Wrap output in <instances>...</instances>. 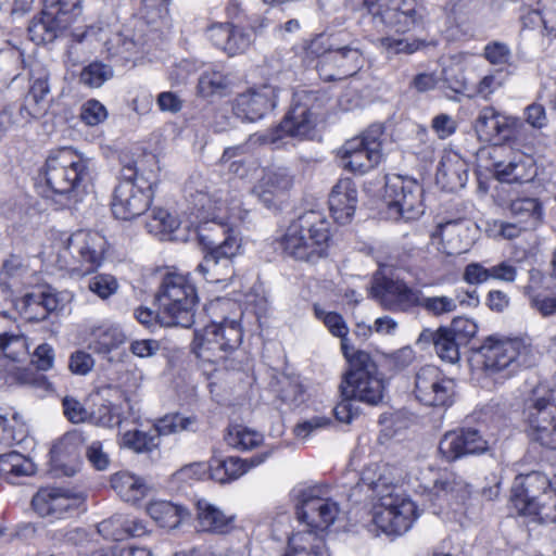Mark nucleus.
<instances>
[{
  "label": "nucleus",
  "mask_w": 556,
  "mask_h": 556,
  "mask_svg": "<svg viewBox=\"0 0 556 556\" xmlns=\"http://www.w3.org/2000/svg\"><path fill=\"white\" fill-rule=\"evenodd\" d=\"M192 204L199 212L212 215V225H216L227 233L223 241L216 240L211 235L200 232L201 243L207 250L203 261L198 264L195 271L199 273L210 283H224L229 281L233 276L232 258L237 255L240 243L232 233V228L225 222L226 217L215 214L222 212L223 208L228 213L227 218L244 220L248 215L247 211L241 208V201L235 195H230L228 189L197 190L195 193L190 192Z\"/></svg>",
  "instance_id": "f257e3e1"
},
{
  "label": "nucleus",
  "mask_w": 556,
  "mask_h": 556,
  "mask_svg": "<svg viewBox=\"0 0 556 556\" xmlns=\"http://www.w3.org/2000/svg\"><path fill=\"white\" fill-rule=\"evenodd\" d=\"M321 486H307L294 490L295 513L306 529L288 539V549L292 556L305 553L307 556H330L325 544L326 530L334 523L341 509L339 504L324 496Z\"/></svg>",
  "instance_id": "f03ea898"
},
{
  "label": "nucleus",
  "mask_w": 556,
  "mask_h": 556,
  "mask_svg": "<svg viewBox=\"0 0 556 556\" xmlns=\"http://www.w3.org/2000/svg\"><path fill=\"white\" fill-rule=\"evenodd\" d=\"M329 222L317 211H308L292 220L279 243L286 255L316 263L327 255L330 240Z\"/></svg>",
  "instance_id": "7ed1b4c3"
},
{
  "label": "nucleus",
  "mask_w": 556,
  "mask_h": 556,
  "mask_svg": "<svg viewBox=\"0 0 556 556\" xmlns=\"http://www.w3.org/2000/svg\"><path fill=\"white\" fill-rule=\"evenodd\" d=\"M159 323L164 327L190 328L194 324L198 291L191 276L168 273L156 293Z\"/></svg>",
  "instance_id": "20e7f679"
},
{
  "label": "nucleus",
  "mask_w": 556,
  "mask_h": 556,
  "mask_svg": "<svg viewBox=\"0 0 556 556\" xmlns=\"http://www.w3.org/2000/svg\"><path fill=\"white\" fill-rule=\"evenodd\" d=\"M343 356L349 364V369L340 384L341 395L369 405L380 403L383 397L384 381L370 354L361 350L354 351L353 346L343 344Z\"/></svg>",
  "instance_id": "39448f33"
},
{
  "label": "nucleus",
  "mask_w": 556,
  "mask_h": 556,
  "mask_svg": "<svg viewBox=\"0 0 556 556\" xmlns=\"http://www.w3.org/2000/svg\"><path fill=\"white\" fill-rule=\"evenodd\" d=\"M327 101L325 92L307 89L295 90L290 111L278 126L263 136V142L278 148L286 137L300 139L309 137Z\"/></svg>",
  "instance_id": "423d86ee"
},
{
  "label": "nucleus",
  "mask_w": 556,
  "mask_h": 556,
  "mask_svg": "<svg viewBox=\"0 0 556 556\" xmlns=\"http://www.w3.org/2000/svg\"><path fill=\"white\" fill-rule=\"evenodd\" d=\"M510 498L519 513L534 516L542 523L556 522V489L545 473L517 476Z\"/></svg>",
  "instance_id": "0eeeda50"
},
{
  "label": "nucleus",
  "mask_w": 556,
  "mask_h": 556,
  "mask_svg": "<svg viewBox=\"0 0 556 556\" xmlns=\"http://www.w3.org/2000/svg\"><path fill=\"white\" fill-rule=\"evenodd\" d=\"M42 175L52 193L76 202L78 190L89 176V161L71 148H63L48 156Z\"/></svg>",
  "instance_id": "6e6552de"
},
{
  "label": "nucleus",
  "mask_w": 556,
  "mask_h": 556,
  "mask_svg": "<svg viewBox=\"0 0 556 556\" xmlns=\"http://www.w3.org/2000/svg\"><path fill=\"white\" fill-rule=\"evenodd\" d=\"M154 181L139 173L137 163H125L114 189L112 212L118 219L130 220L142 215L153 199Z\"/></svg>",
  "instance_id": "1a4fd4ad"
},
{
  "label": "nucleus",
  "mask_w": 556,
  "mask_h": 556,
  "mask_svg": "<svg viewBox=\"0 0 556 556\" xmlns=\"http://www.w3.org/2000/svg\"><path fill=\"white\" fill-rule=\"evenodd\" d=\"M105 245V238L99 232L78 230L64 241L58 252L56 264L71 274L89 275L100 267Z\"/></svg>",
  "instance_id": "9d476101"
},
{
  "label": "nucleus",
  "mask_w": 556,
  "mask_h": 556,
  "mask_svg": "<svg viewBox=\"0 0 556 556\" xmlns=\"http://www.w3.org/2000/svg\"><path fill=\"white\" fill-rule=\"evenodd\" d=\"M529 352V346L520 339L491 336L478 349L475 363L485 376L502 374L508 378L518 367L528 364Z\"/></svg>",
  "instance_id": "9b49d317"
},
{
  "label": "nucleus",
  "mask_w": 556,
  "mask_h": 556,
  "mask_svg": "<svg viewBox=\"0 0 556 556\" xmlns=\"http://www.w3.org/2000/svg\"><path fill=\"white\" fill-rule=\"evenodd\" d=\"M242 342V331L236 320L224 319L194 332L192 351L204 363L225 361Z\"/></svg>",
  "instance_id": "f8f14e48"
},
{
  "label": "nucleus",
  "mask_w": 556,
  "mask_h": 556,
  "mask_svg": "<svg viewBox=\"0 0 556 556\" xmlns=\"http://www.w3.org/2000/svg\"><path fill=\"white\" fill-rule=\"evenodd\" d=\"M383 135V126L372 124L362 135L348 140L338 152L342 167L362 175L377 166L382 159Z\"/></svg>",
  "instance_id": "ddd939ff"
},
{
  "label": "nucleus",
  "mask_w": 556,
  "mask_h": 556,
  "mask_svg": "<svg viewBox=\"0 0 556 556\" xmlns=\"http://www.w3.org/2000/svg\"><path fill=\"white\" fill-rule=\"evenodd\" d=\"M364 8L375 18L395 29L408 33L422 25L427 18V9L417 0H361Z\"/></svg>",
  "instance_id": "4468645a"
},
{
  "label": "nucleus",
  "mask_w": 556,
  "mask_h": 556,
  "mask_svg": "<svg viewBox=\"0 0 556 556\" xmlns=\"http://www.w3.org/2000/svg\"><path fill=\"white\" fill-rule=\"evenodd\" d=\"M523 415L531 438L545 447L556 450V394L533 392L526 401Z\"/></svg>",
  "instance_id": "2eb2a0df"
},
{
  "label": "nucleus",
  "mask_w": 556,
  "mask_h": 556,
  "mask_svg": "<svg viewBox=\"0 0 556 556\" xmlns=\"http://www.w3.org/2000/svg\"><path fill=\"white\" fill-rule=\"evenodd\" d=\"M417 517L415 503L400 490L382 497L374 506L372 520L387 534L401 535L407 532Z\"/></svg>",
  "instance_id": "dca6fc26"
},
{
  "label": "nucleus",
  "mask_w": 556,
  "mask_h": 556,
  "mask_svg": "<svg viewBox=\"0 0 556 556\" xmlns=\"http://www.w3.org/2000/svg\"><path fill=\"white\" fill-rule=\"evenodd\" d=\"M384 188V200L391 216L412 220L422 214L421 190L416 181L392 176L387 178Z\"/></svg>",
  "instance_id": "f3484780"
},
{
  "label": "nucleus",
  "mask_w": 556,
  "mask_h": 556,
  "mask_svg": "<svg viewBox=\"0 0 556 556\" xmlns=\"http://www.w3.org/2000/svg\"><path fill=\"white\" fill-rule=\"evenodd\" d=\"M493 172L501 182L525 184L536 176V166L533 156L521 151H514L506 147L492 149Z\"/></svg>",
  "instance_id": "a211bd4d"
},
{
  "label": "nucleus",
  "mask_w": 556,
  "mask_h": 556,
  "mask_svg": "<svg viewBox=\"0 0 556 556\" xmlns=\"http://www.w3.org/2000/svg\"><path fill=\"white\" fill-rule=\"evenodd\" d=\"M454 381L435 366L427 365L416 374V399L428 406H448L453 403Z\"/></svg>",
  "instance_id": "6ab92c4d"
},
{
  "label": "nucleus",
  "mask_w": 556,
  "mask_h": 556,
  "mask_svg": "<svg viewBox=\"0 0 556 556\" xmlns=\"http://www.w3.org/2000/svg\"><path fill=\"white\" fill-rule=\"evenodd\" d=\"M81 494L63 488H42L33 497L31 506L41 517L61 519L73 516L84 505Z\"/></svg>",
  "instance_id": "aec40b11"
},
{
  "label": "nucleus",
  "mask_w": 556,
  "mask_h": 556,
  "mask_svg": "<svg viewBox=\"0 0 556 556\" xmlns=\"http://www.w3.org/2000/svg\"><path fill=\"white\" fill-rule=\"evenodd\" d=\"M123 392L117 388H104L88 396L90 404L89 424L113 429L124 420V410L119 400Z\"/></svg>",
  "instance_id": "412c9836"
},
{
  "label": "nucleus",
  "mask_w": 556,
  "mask_h": 556,
  "mask_svg": "<svg viewBox=\"0 0 556 556\" xmlns=\"http://www.w3.org/2000/svg\"><path fill=\"white\" fill-rule=\"evenodd\" d=\"M488 448V441L472 428L448 431L439 443V453L446 462H454L468 455L483 454Z\"/></svg>",
  "instance_id": "4be33fe9"
},
{
  "label": "nucleus",
  "mask_w": 556,
  "mask_h": 556,
  "mask_svg": "<svg viewBox=\"0 0 556 556\" xmlns=\"http://www.w3.org/2000/svg\"><path fill=\"white\" fill-rule=\"evenodd\" d=\"M374 295L381 306L391 312H408L418 305L420 291L407 286L402 280L382 278L377 280Z\"/></svg>",
  "instance_id": "5701e85b"
},
{
  "label": "nucleus",
  "mask_w": 556,
  "mask_h": 556,
  "mask_svg": "<svg viewBox=\"0 0 556 556\" xmlns=\"http://www.w3.org/2000/svg\"><path fill=\"white\" fill-rule=\"evenodd\" d=\"M277 103V89L263 84L249 88L236 99V114L249 122L263 118Z\"/></svg>",
  "instance_id": "b1692460"
},
{
  "label": "nucleus",
  "mask_w": 556,
  "mask_h": 556,
  "mask_svg": "<svg viewBox=\"0 0 556 556\" xmlns=\"http://www.w3.org/2000/svg\"><path fill=\"white\" fill-rule=\"evenodd\" d=\"M363 64V52L356 40H349L348 37H340V45L336 46L331 53L326 56V67H332L336 73L326 76L327 79L336 80L355 74Z\"/></svg>",
  "instance_id": "393cba45"
},
{
  "label": "nucleus",
  "mask_w": 556,
  "mask_h": 556,
  "mask_svg": "<svg viewBox=\"0 0 556 556\" xmlns=\"http://www.w3.org/2000/svg\"><path fill=\"white\" fill-rule=\"evenodd\" d=\"M293 185V176L287 167L267 168L252 193L268 208L276 206Z\"/></svg>",
  "instance_id": "a878e982"
},
{
  "label": "nucleus",
  "mask_w": 556,
  "mask_h": 556,
  "mask_svg": "<svg viewBox=\"0 0 556 556\" xmlns=\"http://www.w3.org/2000/svg\"><path fill=\"white\" fill-rule=\"evenodd\" d=\"M517 118L500 113L493 106L482 108L473 123L475 131L484 141L508 139L513 128L519 125Z\"/></svg>",
  "instance_id": "bb28decb"
},
{
  "label": "nucleus",
  "mask_w": 556,
  "mask_h": 556,
  "mask_svg": "<svg viewBox=\"0 0 556 556\" xmlns=\"http://www.w3.org/2000/svg\"><path fill=\"white\" fill-rule=\"evenodd\" d=\"M357 188L350 178L339 179L329 194V210L341 225L351 222L357 206Z\"/></svg>",
  "instance_id": "cd10ccee"
},
{
  "label": "nucleus",
  "mask_w": 556,
  "mask_h": 556,
  "mask_svg": "<svg viewBox=\"0 0 556 556\" xmlns=\"http://www.w3.org/2000/svg\"><path fill=\"white\" fill-rule=\"evenodd\" d=\"M469 226L465 220L452 219L439 224L432 232V240H440L442 252L447 255L465 253L471 245Z\"/></svg>",
  "instance_id": "c85d7f7f"
},
{
  "label": "nucleus",
  "mask_w": 556,
  "mask_h": 556,
  "mask_svg": "<svg viewBox=\"0 0 556 556\" xmlns=\"http://www.w3.org/2000/svg\"><path fill=\"white\" fill-rule=\"evenodd\" d=\"M278 408L291 412L306 401V389L298 376L276 375L270 382Z\"/></svg>",
  "instance_id": "c756f323"
},
{
  "label": "nucleus",
  "mask_w": 556,
  "mask_h": 556,
  "mask_svg": "<svg viewBox=\"0 0 556 556\" xmlns=\"http://www.w3.org/2000/svg\"><path fill=\"white\" fill-rule=\"evenodd\" d=\"M437 182L446 191H456L466 186L468 180V164L455 151H445L440 160Z\"/></svg>",
  "instance_id": "7c9ffc66"
},
{
  "label": "nucleus",
  "mask_w": 556,
  "mask_h": 556,
  "mask_svg": "<svg viewBox=\"0 0 556 556\" xmlns=\"http://www.w3.org/2000/svg\"><path fill=\"white\" fill-rule=\"evenodd\" d=\"M269 455L270 452H264L247 459L235 456H229L227 458L213 457L210 463L211 477L220 483L236 480L244 475L249 469L264 463Z\"/></svg>",
  "instance_id": "2f4dec72"
},
{
  "label": "nucleus",
  "mask_w": 556,
  "mask_h": 556,
  "mask_svg": "<svg viewBox=\"0 0 556 556\" xmlns=\"http://www.w3.org/2000/svg\"><path fill=\"white\" fill-rule=\"evenodd\" d=\"M50 85L45 73L31 77V83L24 102L20 108V115L26 122L42 117L50 106Z\"/></svg>",
  "instance_id": "473e14b6"
},
{
  "label": "nucleus",
  "mask_w": 556,
  "mask_h": 556,
  "mask_svg": "<svg viewBox=\"0 0 556 556\" xmlns=\"http://www.w3.org/2000/svg\"><path fill=\"white\" fill-rule=\"evenodd\" d=\"M34 270L29 260L21 254H10L0 269V287L5 292L22 290L31 283Z\"/></svg>",
  "instance_id": "72a5a7b5"
},
{
  "label": "nucleus",
  "mask_w": 556,
  "mask_h": 556,
  "mask_svg": "<svg viewBox=\"0 0 556 556\" xmlns=\"http://www.w3.org/2000/svg\"><path fill=\"white\" fill-rule=\"evenodd\" d=\"M417 344L422 349L433 345L438 356L447 363L454 364L459 359L460 341L447 327H440L437 330L424 329L417 339Z\"/></svg>",
  "instance_id": "f704fd0d"
},
{
  "label": "nucleus",
  "mask_w": 556,
  "mask_h": 556,
  "mask_svg": "<svg viewBox=\"0 0 556 556\" xmlns=\"http://www.w3.org/2000/svg\"><path fill=\"white\" fill-rule=\"evenodd\" d=\"M359 480L372 492L377 503H380L382 497L400 490L396 485L394 468L388 464L374 463L367 465L363 469Z\"/></svg>",
  "instance_id": "c9c22d12"
},
{
  "label": "nucleus",
  "mask_w": 556,
  "mask_h": 556,
  "mask_svg": "<svg viewBox=\"0 0 556 556\" xmlns=\"http://www.w3.org/2000/svg\"><path fill=\"white\" fill-rule=\"evenodd\" d=\"M235 515H226L222 509L200 500L197 503V520L201 531L226 534L235 528Z\"/></svg>",
  "instance_id": "e433bc0d"
},
{
  "label": "nucleus",
  "mask_w": 556,
  "mask_h": 556,
  "mask_svg": "<svg viewBox=\"0 0 556 556\" xmlns=\"http://www.w3.org/2000/svg\"><path fill=\"white\" fill-rule=\"evenodd\" d=\"M111 486L123 501L132 504L146 497L149 491L146 481L129 471H118L112 475Z\"/></svg>",
  "instance_id": "4c0bfd02"
},
{
  "label": "nucleus",
  "mask_w": 556,
  "mask_h": 556,
  "mask_svg": "<svg viewBox=\"0 0 556 556\" xmlns=\"http://www.w3.org/2000/svg\"><path fill=\"white\" fill-rule=\"evenodd\" d=\"M147 513L159 526L167 529H176L190 516L185 507L167 501L150 503Z\"/></svg>",
  "instance_id": "58836bf2"
},
{
  "label": "nucleus",
  "mask_w": 556,
  "mask_h": 556,
  "mask_svg": "<svg viewBox=\"0 0 556 556\" xmlns=\"http://www.w3.org/2000/svg\"><path fill=\"white\" fill-rule=\"evenodd\" d=\"M126 337L116 326L100 325L91 328L89 334V349L98 354H109L121 346Z\"/></svg>",
  "instance_id": "ea45409f"
},
{
  "label": "nucleus",
  "mask_w": 556,
  "mask_h": 556,
  "mask_svg": "<svg viewBox=\"0 0 556 556\" xmlns=\"http://www.w3.org/2000/svg\"><path fill=\"white\" fill-rule=\"evenodd\" d=\"M510 215L530 229H535L543 218V207L540 201L531 197H518L508 205Z\"/></svg>",
  "instance_id": "a19ab883"
},
{
  "label": "nucleus",
  "mask_w": 556,
  "mask_h": 556,
  "mask_svg": "<svg viewBox=\"0 0 556 556\" xmlns=\"http://www.w3.org/2000/svg\"><path fill=\"white\" fill-rule=\"evenodd\" d=\"M67 27L42 9L41 14L29 24L28 34L36 43H48L61 36Z\"/></svg>",
  "instance_id": "79ce46f5"
},
{
  "label": "nucleus",
  "mask_w": 556,
  "mask_h": 556,
  "mask_svg": "<svg viewBox=\"0 0 556 556\" xmlns=\"http://www.w3.org/2000/svg\"><path fill=\"white\" fill-rule=\"evenodd\" d=\"M35 464L24 455L12 451L0 454V476L11 483H16L21 477H28L35 473Z\"/></svg>",
  "instance_id": "37998d69"
},
{
  "label": "nucleus",
  "mask_w": 556,
  "mask_h": 556,
  "mask_svg": "<svg viewBox=\"0 0 556 556\" xmlns=\"http://www.w3.org/2000/svg\"><path fill=\"white\" fill-rule=\"evenodd\" d=\"M340 37H349V34L345 31L320 33L304 42L303 49L307 56L321 59L318 64L321 73L325 71L326 56L340 45Z\"/></svg>",
  "instance_id": "c03bdc74"
},
{
  "label": "nucleus",
  "mask_w": 556,
  "mask_h": 556,
  "mask_svg": "<svg viewBox=\"0 0 556 556\" xmlns=\"http://www.w3.org/2000/svg\"><path fill=\"white\" fill-rule=\"evenodd\" d=\"M60 300L56 294L42 292L39 295H27L24 309L25 318L29 321H42L50 313L59 309Z\"/></svg>",
  "instance_id": "a18cd8bd"
},
{
  "label": "nucleus",
  "mask_w": 556,
  "mask_h": 556,
  "mask_svg": "<svg viewBox=\"0 0 556 556\" xmlns=\"http://www.w3.org/2000/svg\"><path fill=\"white\" fill-rule=\"evenodd\" d=\"M143 46L141 39H136L130 34V30H124L114 34L106 40L105 47L110 56L119 58L122 61H129L137 54Z\"/></svg>",
  "instance_id": "49530a36"
},
{
  "label": "nucleus",
  "mask_w": 556,
  "mask_h": 556,
  "mask_svg": "<svg viewBox=\"0 0 556 556\" xmlns=\"http://www.w3.org/2000/svg\"><path fill=\"white\" fill-rule=\"evenodd\" d=\"M43 10L70 26L81 14V0H45Z\"/></svg>",
  "instance_id": "de8ad7c7"
},
{
  "label": "nucleus",
  "mask_w": 556,
  "mask_h": 556,
  "mask_svg": "<svg viewBox=\"0 0 556 556\" xmlns=\"http://www.w3.org/2000/svg\"><path fill=\"white\" fill-rule=\"evenodd\" d=\"M230 86L229 78L218 71H208L201 74L198 81V93L203 98L226 94Z\"/></svg>",
  "instance_id": "09e8293b"
},
{
  "label": "nucleus",
  "mask_w": 556,
  "mask_h": 556,
  "mask_svg": "<svg viewBox=\"0 0 556 556\" xmlns=\"http://www.w3.org/2000/svg\"><path fill=\"white\" fill-rule=\"evenodd\" d=\"M425 46L426 42L420 39L409 40L406 38L382 37L377 41V47L388 58H392L397 54H413Z\"/></svg>",
  "instance_id": "8fccbe9b"
},
{
  "label": "nucleus",
  "mask_w": 556,
  "mask_h": 556,
  "mask_svg": "<svg viewBox=\"0 0 556 556\" xmlns=\"http://www.w3.org/2000/svg\"><path fill=\"white\" fill-rule=\"evenodd\" d=\"M228 445L240 450H252L263 442V434L241 425L228 428L225 437Z\"/></svg>",
  "instance_id": "3c124183"
},
{
  "label": "nucleus",
  "mask_w": 556,
  "mask_h": 556,
  "mask_svg": "<svg viewBox=\"0 0 556 556\" xmlns=\"http://www.w3.org/2000/svg\"><path fill=\"white\" fill-rule=\"evenodd\" d=\"M155 432L156 431H153L152 428H150L148 431H126L122 437V445L136 453L151 452L160 444Z\"/></svg>",
  "instance_id": "603ef678"
},
{
  "label": "nucleus",
  "mask_w": 556,
  "mask_h": 556,
  "mask_svg": "<svg viewBox=\"0 0 556 556\" xmlns=\"http://www.w3.org/2000/svg\"><path fill=\"white\" fill-rule=\"evenodd\" d=\"M179 225V219L166 210L154 208L146 226L150 233L160 236L163 239L178 229Z\"/></svg>",
  "instance_id": "864d4df0"
},
{
  "label": "nucleus",
  "mask_w": 556,
  "mask_h": 556,
  "mask_svg": "<svg viewBox=\"0 0 556 556\" xmlns=\"http://www.w3.org/2000/svg\"><path fill=\"white\" fill-rule=\"evenodd\" d=\"M27 338L20 332L7 331L0 340V355L20 362L28 355Z\"/></svg>",
  "instance_id": "5fc2aeb1"
},
{
  "label": "nucleus",
  "mask_w": 556,
  "mask_h": 556,
  "mask_svg": "<svg viewBox=\"0 0 556 556\" xmlns=\"http://www.w3.org/2000/svg\"><path fill=\"white\" fill-rule=\"evenodd\" d=\"M433 489L437 493H452L457 497H466L471 493V485L467 483L460 476L455 473H444L435 480Z\"/></svg>",
  "instance_id": "6e6d98bb"
},
{
  "label": "nucleus",
  "mask_w": 556,
  "mask_h": 556,
  "mask_svg": "<svg viewBox=\"0 0 556 556\" xmlns=\"http://www.w3.org/2000/svg\"><path fill=\"white\" fill-rule=\"evenodd\" d=\"M193 424V418L184 417L180 414H173L166 415L165 417L159 419L157 422L151 428L153 431H156V438L160 441L161 435H168L188 430Z\"/></svg>",
  "instance_id": "4d7b16f0"
},
{
  "label": "nucleus",
  "mask_w": 556,
  "mask_h": 556,
  "mask_svg": "<svg viewBox=\"0 0 556 556\" xmlns=\"http://www.w3.org/2000/svg\"><path fill=\"white\" fill-rule=\"evenodd\" d=\"M113 76L110 65L92 62L80 73V83L90 88H99Z\"/></svg>",
  "instance_id": "13d9d810"
},
{
  "label": "nucleus",
  "mask_w": 556,
  "mask_h": 556,
  "mask_svg": "<svg viewBox=\"0 0 556 556\" xmlns=\"http://www.w3.org/2000/svg\"><path fill=\"white\" fill-rule=\"evenodd\" d=\"M315 315L318 319H321L328 330L332 336L341 339V350L343 351V344H349V340L346 338L349 333V328L343 319V317L334 312H326L317 306H315Z\"/></svg>",
  "instance_id": "bf43d9fd"
},
{
  "label": "nucleus",
  "mask_w": 556,
  "mask_h": 556,
  "mask_svg": "<svg viewBox=\"0 0 556 556\" xmlns=\"http://www.w3.org/2000/svg\"><path fill=\"white\" fill-rule=\"evenodd\" d=\"M434 316L453 313L457 308V301L446 295L424 296L420 292L418 305Z\"/></svg>",
  "instance_id": "052dcab7"
},
{
  "label": "nucleus",
  "mask_w": 556,
  "mask_h": 556,
  "mask_svg": "<svg viewBox=\"0 0 556 556\" xmlns=\"http://www.w3.org/2000/svg\"><path fill=\"white\" fill-rule=\"evenodd\" d=\"M244 152V146L226 148L220 157V164L233 175L243 177L247 174V165L242 157Z\"/></svg>",
  "instance_id": "680f3d73"
},
{
  "label": "nucleus",
  "mask_w": 556,
  "mask_h": 556,
  "mask_svg": "<svg viewBox=\"0 0 556 556\" xmlns=\"http://www.w3.org/2000/svg\"><path fill=\"white\" fill-rule=\"evenodd\" d=\"M63 413L68 421L72 424H89L90 404L88 399L81 403L73 396H65L62 400Z\"/></svg>",
  "instance_id": "e2e57ef3"
},
{
  "label": "nucleus",
  "mask_w": 556,
  "mask_h": 556,
  "mask_svg": "<svg viewBox=\"0 0 556 556\" xmlns=\"http://www.w3.org/2000/svg\"><path fill=\"white\" fill-rule=\"evenodd\" d=\"M126 516L114 515L98 525V532L105 539L122 541L126 539Z\"/></svg>",
  "instance_id": "0e129e2a"
},
{
  "label": "nucleus",
  "mask_w": 556,
  "mask_h": 556,
  "mask_svg": "<svg viewBox=\"0 0 556 556\" xmlns=\"http://www.w3.org/2000/svg\"><path fill=\"white\" fill-rule=\"evenodd\" d=\"M116 278L109 274H99L89 279V290L102 300H106L118 290Z\"/></svg>",
  "instance_id": "69168bd1"
},
{
  "label": "nucleus",
  "mask_w": 556,
  "mask_h": 556,
  "mask_svg": "<svg viewBox=\"0 0 556 556\" xmlns=\"http://www.w3.org/2000/svg\"><path fill=\"white\" fill-rule=\"evenodd\" d=\"M229 35L225 51L229 55L244 52L252 43V34L243 28L230 25Z\"/></svg>",
  "instance_id": "338daca9"
},
{
  "label": "nucleus",
  "mask_w": 556,
  "mask_h": 556,
  "mask_svg": "<svg viewBox=\"0 0 556 556\" xmlns=\"http://www.w3.org/2000/svg\"><path fill=\"white\" fill-rule=\"evenodd\" d=\"M108 116L105 106L98 100H88L80 111V118L89 126L102 123Z\"/></svg>",
  "instance_id": "774afa93"
}]
</instances>
